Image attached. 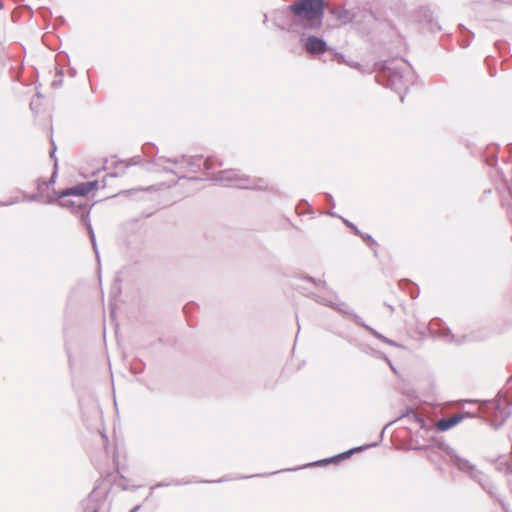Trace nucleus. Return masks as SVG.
<instances>
[{
  "label": "nucleus",
  "instance_id": "obj_18",
  "mask_svg": "<svg viewBox=\"0 0 512 512\" xmlns=\"http://www.w3.org/2000/svg\"><path fill=\"white\" fill-rule=\"evenodd\" d=\"M351 457V453H348L346 451L336 454L332 457L324 458L321 460L314 461L312 463L306 464L302 466L301 468L305 467H311V466H326L328 464H339L340 462L347 460Z\"/></svg>",
  "mask_w": 512,
  "mask_h": 512
},
{
  "label": "nucleus",
  "instance_id": "obj_63",
  "mask_svg": "<svg viewBox=\"0 0 512 512\" xmlns=\"http://www.w3.org/2000/svg\"><path fill=\"white\" fill-rule=\"evenodd\" d=\"M105 180H106V177H104V178L102 179V182H103L104 186L106 185V181H105Z\"/></svg>",
  "mask_w": 512,
  "mask_h": 512
},
{
  "label": "nucleus",
  "instance_id": "obj_44",
  "mask_svg": "<svg viewBox=\"0 0 512 512\" xmlns=\"http://www.w3.org/2000/svg\"><path fill=\"white\" fill-rule=\"evenodd\" d=\"M51 143H52V147H51V151H50V157H51L52 159H54V161H55V160H57V159L55 158V153H56L57 147H56V145H55V143H54V141H53V140H51Z\"/></svg>",
  "mask_w": 512,
  "mask_h": 512
},
{
  "label": "nucleus",
  "instance_id": "obj_23",
  "mask_svg": "<svg viewBox=\"0 0 512 512\" xmlns=\"http://www.w3.org/2000/svg\"><path fill=\"white\" fill-rule=\"evenodd\" d=\"M392 424H393V422H389V423H387V424L383 427V429L381 430V432H380V434H379L378 441L373 442V443H369V444H365V445H362V446L353 447V448H351V449L347 450L346 452L351 453V456H352V455H353V454H355V453L362 452V451L367 450V449H369V448H373V447L378 446V445L382 442V440H383V437H384V434H385L386 429H387L389 426H391Z\"/></svg>",
  "mask_w": 512,
  "mask_h": 512
},
{
  "label": "nucleus",
  "instance_id": "obj_62",
  "mask_svg": "<svg viewBox=\"0 0 512 512\" xmlns=\"http://www.w3.org/2000/svg\"><path fill=\"white\" fill-rule=\"evenodd\" d=\"M68 361H69V364L71 365V355L68 354Z\"/></svg>",
  "mask_w": 512,
  "mask_h": 512
},
{
  "label": "nucleus",
  "instance_id": "obj_46",
  "mask_svg": "<svg viewBox=\"0 0 512 512\" xmlns=\"http://www.w3.org/2000/svg\"><path fill=\"white\" fill-rule=\"evenodd\" d=\"M275 473L276 472H271V473H268V475H273ZM264 476H267V474H255V475H252V477H264ZM248 478H251V476H241L238 479H248Z\"/></svg>",
  "mask_w": 512,
  "mask_h": 512
},
{
  "label": "nucleus",
  "instance_id": "obj_4",
  "mask_svg": "<svg viewBox=\"0 0 512 512\" xmlns=\"http://www.w3.org/2000/svg\"><path fill=\"white\" fill-rule=\"evenodd\" d=\"M164 160L168 163H172L177 166L179 169H187L190 172L198 173V172H209L215 166H222L223 163L218 161L215 157L209 156L207 158H203L202 155H194L187 156L181 155L175 158H165L163 156L159 157L157 161Z\"/></svg>",
  "mask_w": 512,
  "mask_h": 512
},
{
  "label": "nucleus",
  "instance_id": "obj_41",
  "mask_svg": "<svg viewBox=\"0 0 512 512\" xmlns=\"http://www.w3.org/2000/svg\"><path fill=\"white\" fill-rule=\"evenodd\" d=\"M21 200L19 197H15L13 198L12 200L10 201H6V202H0V207L1 206H11V205H14V204H17L19 203Z\"/></svg>",
  "mask_w": 512,
  "mask_h": 512
},
{
  "label": "nucleus",
  "instance_id": "obj_51",
  "mask_svg": "<svg viewBox=\"0 0 512 512\" xmlns=\"http://www.w3.org/2000/svg\"><path fill=\"white\" fill-rule=\"evenodd\" d=\"M68 74H69L70 77H75L76 74H77V70L75 68H73V67H70L69 71H68Z\"/></svg>",
  "mask_w": 512,
  "mask_h": 512
},
{
  "label": "nucleus",
  "instance_id": "obj_29",
  "mask_svg": "<svg viewBox=\"0 0 512 512\" xmlns=\"http://www.w3.org/2000/svg\"><path fill=\"white\" fill-rule=\"evenodd\" d=\"M358 237H360L365 242V244L373 251L374 255L377 256L376 240L370 234L364 233L362 231L361 235H358Z\"/></svg>",
  "mask_w": 512,
  "mask_h": 512
},
{
  "label": "nucleus",
  "instance_id": "obj_35",
  "mask_svg": "<svg viewBox=\"0 0 512 512\" xmlns=\"http://www.w3.org/2000/svg\"><path fill=\"white\" fill-rule=\"evenodd\" d=\"M86 184V188H87V191H88V194L92 191H95L98 189L99 187V181L98 180H92V181H87L85 182Z\"/></svg>",
  "mask_w": 512,
  "mask_h": 512
},
{
  "label": "nucleus",
  "instance_id": "obj_11",
  "mask_svg": "<svg viewBox=\"0 0 512 512\" xmlns=\"http://www.w3.org/2000/svg\"><path fill=\"white\" fill-rule=\"evenodd\" d=\"M244 175H240L238 171L233 169H226L220 171L216 176L212 178L213 181L223 183L225 185H233L237 187L236 184L245 183L242 181Z\"/></svg>",
  "mask_w": 512,
  "mask_h": 512
},
{
  "label": "nucleus",
  "instance_id": "obj_26",
  "mask_svg": "<svg viewBox=\"0 0 512 512\" xmlns=\"http://www.w3.org/2000/svg\"><path fill=\"white\" fill-rule=\"evenodd\" d=\"M459 31L461 32L462 39L460 40V45L463 48H467L470 45L471 38L474 36V33L468 30L464 25L460 24L458 26Z\"/></svg>",
  "mask_w": 512,
  "mask_h": 512
},
{
  "label": "nucleus",
  "instance_id": "obj_33",
  "mask_svg": "<svg viewBox=\"0 0 512 512\" xmlns=\"http://www.w3.org/2000/svg\"><path fill=\"white\" fill-rule=\"evenodd\" d=\"M63 76H64L63 68H56L57 79L52 81L51 86L53 88H60L63 84Z\"/></svg>",
  "mask_w": 512,
  "mask_h": 512
},
{
  "label": "nucleus",
  "instance_id": "obj_6",
  "mask_svg": "<svg viewBox=\"0 0 512 512\" xmlns=\"http://www.w3.org/2000/svg\"><path fill=\"white\" fill-rule=\"evenodd\" d=\"M377 21L378 18L372 10L367 8H356L351 24H353L361 33L369 34L374 29Z\"/></svg>",
  "mask_w": 512,
  "mask_h": 512
},
{
  "label": "nucleus",
  "instance_id": "obj_43",
  "mask_svg": "<svg viewBox=\"0 0 512 512\" xmlns=\"http://www.w3.org/2000/svg\"><path fill=\"white\" fill-rule=\"evenodd\" d=\"M145 364L143 362H140V367H133L132 371L135 374L142 373L144 371Z\"/></svg>",
  "mask_w": 512,
  "mask_h": 512
},
{
  "label": "nucleus",
  "instance_id": "obj_48",
  "mask_svg": "<svg viewBox=\"0 0 512 512\" xmlns=\"http://www.w3.org/2000/svg\"><path fill=\"white\" fill-rule=\"evenodd\" d=\"M37 189L40 194H42L44 192V190L46 189L42 180H38Z\"/></svg>",
  "mask_w": 512,
  "mask_h": 512
},
{
  "label": "nucleus",
  "instance_id": "obj_24",
  "mask_svg": "<svg viewBox=\"0 0 512 512\" xmlns=\"http://www.w3.org/2000/svg\"><path fill=\"white\" fill-rule=\"evenodd\" d=\"M59 205L61 207L70 209L75 215H77L81 219L80 210L82 207H87L91 209V205H89L87 202H77L74 200H65V201H59Z\"/></svg>",
  "mask_w": 512,
  "mask_h": 512
},
{
  "label": "nucleus",
  "instance_id": "obj_7",
  "mask_svg": "<svg viewBox=\"0 0 512 512\" xmlns=\"http://www.w3.org/2000/svg\"><path fill=\"white\" fill-rule=\"evenodd\" d=\"M303 49L312 57H320L327 53L330 46L322 38L315 35H309L307 38H301Z\"/></svg>",
  "mask_w": 512,
  "mask_h": 512
},
{
  "label": "nucleus",
  "instance_id": "obj_57",
  "mask_svg": "<svg viewBox=\"0 0 512 512\" xmlns=\"http://www.w3.org/2000/svg\"><path fill=\"white\" fill-rule=\"evenodd\" d=\"M404 98H405V93H404V94H401V93H400V101H401V102H404Z\"/></svg>",
  "mask_w": 512,
  "mask_h": 512
},
{
  "label": "nucleus",
  "instance_id": "obj_40",
  "mask_svg": "<svg viewBox=\"0 0 512 512\" xmlns=\"http://www.w3.org/2000/svg\"><path fill=\"white\" fill-rule=\"evenodd\" d=\"M23 201H28V202L39 201V195L38 194H32V195L25 194Z\"/></svg>",
  "mask_w": 512,
  "mask_h": 512
},
{
  "label": "nucleus",
  "instance_id": "obj_16",
  "mask_svg": "<svg viewBox=\"0 0 512 512\" xmlns=\"http://www.w3.org/2000/svg\"><path fill=\"white\" fill-rule=\"evenodd\" d=\"M402 419H407L408 421H411V422H415L419 425L420 429L422 430H428V424H427V421L426 419L418 414L414 408L412 407H408L405 409L404 412H402V414L400 415L399 418L393 420V424L399 420H402Z\"/></svg>",
  "mask_w": 512,
  "mask_h": 512
},
{
  "label": "nucleus",
  "instance_id": "obj_53",
  "mask_svg": "<svg viewBox=\"0 0 512 512\" xmlns=\"http://www.w3.org/2000/svg\"><path fill=\"white\" fill-rule=\"evenodd\" d=\"M140 508H141V506L137 505V506L133 507L129 512H138Z\"/></svg>",
  "mask_w": 512,
  "mask_h": 512
},
{
  "label": "nucleus",
  "instance_id": "obj_1",
  "mask_svg": "<svg viewBox=\"0 0 512 512\" xmlns=\"http://www.w3.org/2000/svg\"><path fill=\"white\" fill-rule=\"evenodd\" d=\"M325 7V0H295L286 7V21L276 17L273 23L278 29L289 33L298 29L317 31L323 26Z\"/></svg>",
  "mask_w": 512,
  "mask_h": 512
},
{
  "label": "nucleus",
  "instance_id": "obj_54",
  "mask_svg": "<svg viewBox=\"0 0 512 512\" xmlns=\"http://www.w3.org/2000/svg\"><path fill=\"white\" fill-rule=\"evenodd\" d=\"M164 171L167 172V173H173V174H176V172L172 169H169V168H164Z\"/></svg>",
  "mask_w": 512,
  "mask_h": 512
},
{
  "label": "nucleus",
  "instance_id": "obj_25",
  "mask_svg": "<svg viewBox=\"0 0 512 512\" xmlns=\"http://www.w3.org/2000/svg\"><path fill=\"white\" fill-rule=\"evenodd\" d=\"M434 450H440L444 452L448 457L455 451L452 447H450L442 438L433 437L431 439V445Z\"/></svg>",
  "mask_w": 512,
  "mask_h": 512
},
{
  "label": "nucleus",
  "instance_id": "obj_36",
  "mask_svg": "<svg viewBox=\"0 0 512 512\" xmlns=\"http://www.w3.org/2000/svg\"><path fill=\"white\" fill-rule=\"evenodd\" d=\"M440 335L441 337L448 339L450 342L454 339V335L448 327H443V330L440 331Z\"/></svg>",
  "mask_w": 512,
  "mask_h": 512
},
{
  "label": "nucleus",
  "instance_id": "obj_27",
  "mask_svg": "<svg viewBox=\"0 0 512 512\" xmlns=\"http://www.w3.org/2000/svg\"><path fill=\"white\" fill-rule=\"evenodd\" d=\"M497 150H498V146L494 145V144L487 148V153H489V155H487V157L485 159V162L487 165H489V166L497 165V163H498Z\"/></svg>",
  "mask_w": 512,
  "mask_h": 512
},
{
  "label": "nucleus",
  "instance_id": "obj_60",
  "mask_svg": "<svg viewBox=\"0 0 512 512\" xmlns=\"http://www.w3.org/2000/svg\"><path fill=\"white\" fill-rule=\"evenodd\" d=\"M385 360H386V362L388 363L389 366L392 364V362H391V360L389 358L385 357Z\"/></svg>",
  "mask_w": 512,
  "mask_h": 512
},
{
  "label": "nucleus",
  "instance_id": "obj_22",
  "mask_svg": "<svg viewBox=\"0 0 512 512\" xmlns=\"http://www.w3.org/2000/svg\"><path fill=\"white\" fill-rule=\"evenodd\" d=\"M392 424H393V422H389V423H387V424L383 427V429L381 430V432H380V434H379L378 441L373 442V443H369V444H365V445H362V446L353 447V448H351V449L347 450L346 452L351 453V456H352V455H353V454H355V453L362 452V451L367 450V449H369V448H373V447L378 446V445L382 442V440H383V437H384V434H385L386 429H387L389 426H391Z\"/></svg>",
  "mask_w": 512,
  "mask_h": 512
},
{
  "label": "nucleus",
  "instance_id": "obj_14",
  "mask_svg": "<svg viewBox=\"0 0 512 512\" xmlns=\"http://www.w3.org/2000/svg\"><path fill=\"white\" fill-rule=\"evenodd\" d=\"M353 321H354V323L356 325H358L360 327H363L372 336H374L375 338L379 339L383 343L388 344V345L393 346V347L403 348V346L401 344L395 342L394 340H391V339L387 338L386 336H384L383 334L378 332L373 327L367 325L359 315H353Z\"/></svg>",
  "mask_w": 512,
  "mask_h": 512
},
{
  "label": "nucleus",
  "instance_id": "obj_52",
  "mask_svg": "<svg viewBox=\"0 0 512 512\" xmlns=\"http://www.w3.org/2000/svg\"><path fill=\"white\" fill-rule=\"evenodd\" d=\"M494 2H500V3H505V4H508V5H512V0H493Z\"/></svg>",
  "mask_w": 512,
  "mask_h": 512
},
{
  "label": "nucleus",
  "instance_id": "obj_45",
  "mask_svg": "<svg viewBox=\"0 0 512 512\" xmlns=\"http://www.w3.org/2000/svg\"><path fill=\"white\" fill-rule=\"evenodd\" d=\"M302 207H307V208H310V204L309 202L306 200V199H301L298 206H297V209H300Z\"/></svg>",
  "mask_w": 512,
  "mask_h": 512
},
{
  "label": "nucleus",
  "instance_id": "obj_30",
  "mask_svg": "<svg viewBox=\"0 0 512 512\" xmlns=\"http://www.w3.org/2000/svg\"><path fill=\"white\" fill-rule=\"evenodd\" d=\"M327 53L330 55V61H335L339 64H348L345 56L342 53L337 52L334 48L330 47Z\"/></svg>",
  "mask_w": 512,
  "mask_h": 512
},
{
  "label": "nucleus",
  "instance_id": "obj_31",
  "mask_svg": "<svg viewBox=\"0 0 512 512\" xmlns=\"http://www.w3.org/2000/svg\"><path fill=\"white\" fill-rule=\"evenodd\" d=\"M192 481L190 480H185V479H181V480H174L173 482H164V481H161V482H158L156 483L152 489H155V488H161V487H167V486H170L171 484H174V485H177V486H180V485H186V484H190Z\"/></svg>",
  "mask_w": 512,
  "mask_h": 512
},
{
  "label": "nucleus",
  "instance_id": "obj_17",
  "mask_svg": "<svg viewBox=\"0 0 512 512\" xmlns=\"http://www.w3.org/2000/svg\"><path fill=\"white\" fill-rule=\"evenodd\" d=\"M242 181L245 183L236 184L237 188L240 189H251V190H267L268 182L264 178H251L245 176Z\"/></svg>",
  "mask_w": 512,
  "mask_h": 512
},
{
  "label": "nucleus",
  "instance_id": "obj_34",
  "mask_svg": "<svg viewBox=\"0 0 512 512\" xmlns=\"http://www.w3.org/2000/svg\"><path fill=\"white\" fill-rule=\"evenodd\" d=\"M57 168H58V161L55 160V162H54V170H53V173L51 175V178L48 181H43V184L45 185L46 189H48L49 186L55 182L56 176H57Z\"/></svg>",
  "mask_w": 512,
  "mask_h": 512
},
{
  "label": "nucleus",
  "instance_id": "obj_19",
  "mask_svg": "<svg viewBox=\"0 0 512 512\" xmlns=\"http://www.w3.org/2000/svg\"><path fill=\"white\" fill-rule=\"evenodd\" d=\"M87 195L88 191L85 182H80L60 192L57 195V199L61 200L62 198L67 196L85 197Z\"/></svg>",
  "mask_w": 512,
  "mask_h": 512
},
{
  "label": "nucleus",
  "instance_id": "obj_42",
  "mask_svg": "<svg viewBox=\"0 0 512 512\" xmlns=\"http://www.w3.org/2000/svg\"><path fill=\"white\" fill-rule=\"evenodd\" d=\"M325 201L328 205L331 206V208L335 207L333 196L330 193H325Z\"/></svg>",
  "mask_w": 512,
  "mask_h": 512
},
{
  "label": "nucleus",
  "instance_id": "obj_61",
  "mask_svg": "<svg viewBox=\"0 0 512 512\" xmlns=\"http://www.w3.org/2000/svg\"><path fill=\"white\" fill-rule=\"evenodd\" d=\"M508 148H509V152H510V153H512V143H510V144L508 145Z\"/></svg>",
  "mask_w": 512,
  "mask_h": 512
},
{
  "label": "nucleus",
  "instance_id": "obj_10",
  "mask_svg": "<svg viewBox=\"0 0 512 512\" xmlns=\"http://www.w3.org/2000/svg\"><path fill=\"white\" fill-rule=\"evenodd\" d=\"M449 461L459 471L468 474L471 479L473 478V474L475 475L478 472L476 466L468 459L461 457L456 450L449 456Z\"/></svg>",
  "mask_w": 512,
  "mask_h": 512
},
{
  "label": "nucleus",
  "instance_id": "obj_3",
  "mask_svg": "<svg viewBox=\"0 0 512 512\" xmlns=\"http://www.w3.org/2000/svg\"><path fill=\"white\" fill-rule=\"evenodd\" d=\"M482 412L491 419L495 428L502 426L512 413V402L508 401L502 392L493 399L485 400L481 405Z\"/></svg>",
  "mask_w": 512,
  "mask_h": 512
},
{
  "label": "nucleus",
  "instance_id": "obj_38",
  "mask_svg": "<svg viewBox=\"0 0 512 512\" xmlns=\"http://www.w3.org/2000/svg\"><path fill=\"white\" fill-rule=\"evenodd\" d=\"M233 479L234 478H231L229 476H223L222 478H220L218 480H202L200 482L201 483H222V482H226V481H231Z\"/></svg>",
  "mask_w": 512,
  "mask_h": 512
},
{
  "label": "nucleus",
  "instance_id": "obj_49",
  "mask_svg": "<svg viewBox=\"0 0 512 512\" xmlns=\"http://www.w3.org/2000/svg\"><path fill=\"white\" fill-rule=\"evenodd\" d=\"M431 325L432 326H439V328H442L443 322H442L441 319L437 318V319L432 320Z\"/></svg>",
  "mask_w": 512,
  "mask_h": 512
},
{
  "label": "nucleus",
  "instance_id": "obj_59",
  "mask_svg": "<svg viewBox=\"0 0 512 512\" xmlns=\"http://www.w3.org/2000/svg\"><path fill=\"white\" fill-rule=\"evenodd\" d=\"M300 213L301 214H309V213H312V211L311 210H307V211H301Z\"/></svg>",
  "mask_w": 512,
  "mask_h": 512
},
{
  "label": "nucleus",
  "instance_id": "obj_37",
  "mask_svg": "<svg viewBox=\"0 0 512 512\" xmlns=\"http://www.w3.org/2000/svg\"><path fill=\"white\" fill-rule=\"evenodd\" d=\"M156 149V146L152 143H145L142 147L143 153L146 155L153 154Z\"/></svg>",
  "mask_w": 512,
  "mask_h": 512
},
{
  "label": "nucleus",
  "instance_id": "obj_58",
  "mask_svg": "<svg viewBox=\"0 0 512 512\" xmlns=\"http://www.w3.org/2000/svg\"><path fill=\"white\" fill-rule=\"evenodd\" d=\"M390 368H391V370H392L394 373H396V372H397V371H396V368L394 367V365H393V364H391V365H390Z\"/></svg>",
  "mask_w": 512,
  "mask_h": 512
},
{
  "label": "nucleus",
  "instance_id": "obj_64",
  "mask_svg": "<svg viewBox=\"0 0 512 512\" xmlns=\"http://www.w3.org/2000/svg\"><path fill=\"white\" fill-rule=\"evenodd\" d=\"M509 473H512V467L508 468Z\"/></svg>",
  "mask_w": 512,
  "mask_h": 512
},
{
  "label": "nucleus",
  "instance_id": "obj_15",
  "mask_svg": "<svg viewBox=\"0 0 512 512\" xmlns=\"http://www.w3.org/2000/svg\"><path fill=\"white\" fill-rule=\"evenodd\" d=\"M80 214H81V223L85 226V228L88 231L89 238L93 245V250L96 254L97 259L99 260L100 256H99V252H98V248H97L96 236H95V233H94V230H93L90 218H89L90 208L82 207L80 210Z\"/></svg>",
  "mask_w": 512,
  "mask_h": 512
},
{
  "label": "nucleus",
  "instance_id": "obj_50",
  "mask_svg": "<svg viewBox=\"0 0 512 512\" xmlns=\"http://www.w3.org/2000/svg\"><path fill=\"white\" fill-rule=\"evenodd\" d=\"M59 60L64 62H69V56L66 53H63V55H59Z\"/></svg>",
  "mask_w": 512,
  "mask_h": 512
},
{
  "label": "nucleus",
  "instance_id": "obj_20",
  "mask_svg": "<svg viewBox=\"0 0 512 512\" xmlns=\"http://www.w3.org/2000/svg\"><path fill=\"white\" fill-rule=\"evenodd\" d=\"M463 420L461 415H453L448 418H442L437 422L436 429L439 432H445L458 425Z\"/></svg>",
  "mask_w": 512,
  "mask_h": 512
},
{
  "label": "nucleus",
  "instance_id": "obj_2",
  "mask_svg": "<svg viewBox=\"0 0 512 512\" xmlns=\"http://www.w3.org/2000/svg\"><path fill=\"white\" fill-rule=\"evenodd\" d=\"M405 60H381L375 63V66L379 70V73L375 76V80L396 92L400 93V90L404 88L407 91L404 82V68L407 67Z\"/></svg>",
  "mask_w": 512,
  "mask_h": 512
},
{
  "label": "nucleus",
  "instance_id": "obj_55",
  "mask_svg": "<svg viewBox=\"0 0 512 512\" xmlns=\"http://www.w3.org/2000/svg\"><path fill=\"white\" fill-rule=\"evenodd\" d=\"M268 22V17L266 14H264L263 24L266 25Z\"/></svg>",
  "mask_w": 512,
  "mask_h": 512
},
{
  "label": "nucleus",
  "instance_id": "obj_12",
  "mask_svg": "<svg viewBox=\"0 0 512 512\" xmlns=\"http://www.w3.org/2000/svg\"><path fill=\"white\" fill-rule=\"evenodd\" d=\"M328 13L334 16L341 25H347L352 23L355 9L350 10L343 5H334L328 8Z\"/></svg>",
  "mask_w": 512,
  "mask_h": 512
},
{
  "label": "nucleus",
  "instance_id": "obj_32",
  "mask_svg": "<svg viewBox=\"0 0 512 512\" xmlns=\"http://www.w3.org/2000/svg\"><path fill=\"white\" fill-rule=\"evenodd\" d=\"M300 278L312 283L316 287L326 288V286H327V283L325 280L316 279V278L306 275V274L302 275Z\"/></svg>",
  "mask_w": 512,
  "mask_h": 512
},
{
  "label": "nucleus",
  "instance_id": "obj_56",
  "mask_svg": "<svg viewBox=\"0 0 512 512\" xmlns=\"http://www.w3.org/2000/svg\"><path fill=\"white\" fill-rule=\"evenodd\" d=\"M53 202H54L53 199H49V200L44 201V203H46V204H52Z\"/></svg>",
  "mask_w": 512,
  "mask_h": 512
},
{
  "label": "nucleus",
  "instance_id": "obj_9",
  "mask_svg": "<svg viewBox=\"0 0 512 512\" xmlns=\"http://www.w3.org/2000/svg\"><path fill=\"white\" fill-rule=\"evenodd\" d=\"M307 297H310L314 299L317 303L323 304L325 306H328L337 312H339L343 316L350 317L353 320V315H357L355 312H353L346 303H335L332 301H328L327 299L318 296L315 293L305 294Z\"/></svg>",
  "mask_w": 512,
  "mask_h": 512
},
{
  "label": "nucleus",
  "instance_id": "obj_28",
  "mask_svg": "<svg viewBox=\"0 0 512 512\" xmlns=\"http://www.w3.org/2000/svg\"><path fill=\"white\" fill-rule=\"evenodd\" d=\"M327 214L329 216H331V217H338V218H340L342 220V222L344 223V225L347 228H349L354 235H356V236L361 235V230L354 223L349 221L348 219H345V218H343L341 216L336 215V213H334L333 211H329Z\"/></svg>",
  "mask_w": 512,
  "mask_h": 512
},
{
  "label": "nucleus",
  "instance_id": "obj_8",
  "mask_svg": "<svg viewBox=\"0 0 512 512\" xmlns=\"http://www.w3.org/2000/svg\"><path fill=\"white\" fill-rule=\"evenodd\" d=\"M417 19L422 29L431 33L441 30V26L434 17L433 11L429 7H421L417 12Z\"/></svg>",
  "mask_w": 512,
  "mask_h": 512
},
{
  "label": "nucleus",
  "instance_id": "obj_13",
  "mask_svg": "<svg viewBox=\"0 0 512 512\" xmlns=\"http://www.w3.org/2000/svg\"><path fill=\"white\" fill-rule=\"evenodd\" d=\"M472 479L475 480L482 487V489L490 495L491 498L499 502L501 501L497 487L487 475L481 471H478L475 475L473 474Z\"/></svg>",
  "mask_w": 512,
  "mask_h": 512
},
{
  "label": "nucleus",
  "instance_id": "obj_21",
  "mask_svg": "<svg viewBox=\"0 0 512 512\" xmlns=\"http://www.w3.org/2000/svg\"><path fill=\"white\" fill-rule=\"evenodd\" d=\"M142 163L141 156H133L127 161H119L114 163V167L117 168L120 165L125 164L124 168L121 171H114L106 175V177H119L125 174L127 167L136 166Z\"/></svg>",
  "mask_w": 512,
  "mask_h": 512
},
{
  "label": "nucleus",
  "instance_id": "obj_5",
  "mask_svg": "<svg viewBox=\"0 0 512 512\" xmlns=\"http://www.w3.org/2000/svg\"><path fill=\"white\" fill-rule=\"evenodd\" d=\"M107 488L95 487L82 503L83 512H107Z\"/></svg>",
  "mask_w": 512,
  "mask_h": 512
},
{
  "label": "nucleus",
  "instance_id": "obj_39",
  "mask_svg": "<svg viewBox=\"0 0 512 512\" xmlns=\"http://www.w3.org/2000/svg\"><path fill=\"white\" fill-rule=\"evenodd\" d=\"M426 451H427V455H428V458L430 461H434L435 460V457L437 456V453H436V450H434L432 447L430 446H427L426 448Z\"/></svg>",
  "mask_w": 512,
  "mask_h": 512
},
{
  "label": "nucleus",
  "instance_id": "obj_47",
  "mask_svg": "<svg viewBox=\"0 0 512 512\" xmlns=\"http://www.w3.org/2000/svg\"><path fill=\"white\" fill-rule=\"evenodd\" d=\"M418 296H419V289H418V287H414V288L410 291V297H411L412 299H416Z\"/></svg>",
  "mask_w": 512,
  "mask_h": 512
}]
</instances>
